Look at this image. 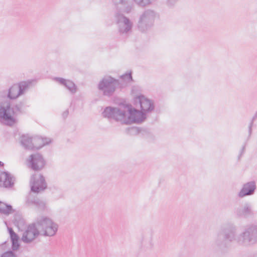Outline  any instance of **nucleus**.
<instances>
[{
	"instance_id": "obj_1",
	"label": "nucleus",
	"mask_w": 257,
	"mask_h": 257,
	"mask_svg": "<svg viewBox=\"0 0 257 257\" xmlns=\"http://www.w3.org/2000/svg\"><path fill=\"white\" fill-rule=\"evenodd\" d=\"M234 241L239 245L246 246L257 243V224L246 225L238 235H237V227L234 224L227 222L222 224L217 233L215 245L223 250Z\"/></svg>"
},
{
	"instance_id": "obj_2",
	"label": "nucleus",
	"mask_w": 257,
	"mask_h": 257,
	"mask_svg": "<svg viewBox=\"0 0 257 257\" xmlns=\"http://www.w3.org/2000/svg\"><path fill=\"white\" fill-rule=\"evenodd\" d=\"M104 118L114 120L121 124L140 123L146 118V114L133 108L131 104L120 103L117 107L107 106L102 112Z\"/></svg>"
},
{
	"instance_id": "obj_3",
	"label": "nucleus",
	"mask_w": 257,
	"mask_h": 257,
	"mask_svg": "<svg viewBox=\"0 0 257 257\" xmlns=\"http://www.w3.org/2000/svg\"><path fill=\"white\" fill-rule=\"evenodd\" d=\"M26 105L24 101H21L11 107L10 101L0 103V119L7 125L12 126L16 122L14 116L23 114L25 111Z\"/></svg>"
},
{
	"instance_id": "obj_4",
	"label": "nucleus",
	"mask_w": 257,
	"mask_h": 257,
	"mask_svg": "<svg viewBox=\"0 0 257 257\" xmlns=\"http://www.w3.org/2000/svg\"><path fill=\"white\" fill-rule=\"evenodd\" d=\"M120 81L111 76L107 75L103 77L98 82L97 87L102 94L111 97L114 94L116 88L121 87Z\"/></svg>"
},
{
	"instance_id": "obj_5",
	"label": "nucleus",
	"mask_w": 257,
	"mask_h": 257,
	"mask_svg": "<svg viewBox=\"0 0 257 257\" xmlns=\"http://www.w3.org/2000/svg\"><path fill=\"white\" fill-rule=\"evenodd\" d=\"M114 20L117 26L118 33L122 38H127L133 32V23L123 14L116 13Z\"/></svg>"
},
{
	"instance_id": "obj_6",
	"label": "nucleus",
	"mask_w": 257,
	"mask_h": 257,
	"mask_svg": "<svg viewBox=\"0 0 257 257\" xmlns=\"http://www.w3.org/2000/svg\"><path fill=\"white\" fill-rule=\"evenodd\" d=\"M159 17V14L154 10L147 9L139 17L137 22V28L141 32H145L151 29L155 20Z\"/></svg>"
},
{
	"instance_id": "obj_7",
	"label": "nucleus",
	"mask_w": 257,
	"mask_h": 257,
	"mask_svg": "<svg viewBox=\"0 0 257 257\" xmlns=\"http://www.w3.org/2000/svg\"><path fill=\"white\" fill-rule=\"evenodd\" d=\"M38 224L40 228L41 232H42L44 236H52L56 234L58 230V225L46 217H38Z\"/></svg>"
},
{
	"instance_id": "obj_8",
	"label": "nucleus",
	"mask_w": 257,
	"mask_h": 257,
	"mask_svg": "<svg viewBox=\"0 0 257 257\" xmlns=\"http://www.w3.org/2000/svg\"><path fill=\"white\" fill-rule=\"evenodd\" d=\"M41 233L40 228L38 226V219L36 222L29 224L24 232L22 240L26 243H31Z\"/></svg>"
},
{
	"instance_id": "obj_9",
	"label": "nucleus",
	"mask_w": 257,
	"mask_h": 257,
	"mask_svg": "<svg viewBox=\"0 0 257 257\" xmlns=\"http://www.w3.org/2000/svg\"><path fill=\"white\" fill-rule=\"evenodd\" d=\"M31 191L38 193L47 188V185L44 177L41 174L35 175L31 178Z\"/></svg>"
},
{
	"instance_id": "obj_10",
	"label": "nucleus",
	"mask_w": 257,
	"mask_h": 257,
	"mask_svg": "<svg viewBox=\"0 0 257 257\" xmlns=\"http://www.w3.org/2000/svg\"><path fill=\"white\" fill-rule=\"evenodd\" d=\"M28 163L29 167L34 171L41 170L46 164L43 156L39 153L30 155Z\"/></svg>"
},
{
	"instance_id": "obj_11",
	"label": "nucleus",
	"mask_w": 257,
	"mask_h": 257,
	"mask_svg": "<svg viewBox=\"0 0 257 257\" xmlns=\"http://www.w3.org/2000/svg\"><path fill=\"white\" fill-rule=\"evenodd\" d=\"M134 102L136 105L139 104L140 106L141 111L146 114L151 112L155 108L153 101L142 95L135 97Z\"/></svg>"
},
{
	"instance_id": "obj_12",
	"label": "nucleus",
	"mask_w": 257,
	"mask_h": 257,
	"mask_svg": "<svg viewBox=\"0 0 257 257\" xmlns=\"http://www.w3.org/2000/svg\"><path fill=\"white\" fill-rule=\"evenodd\" d=\"M234 213L238 217L245 218L252 217L254 215L251 205L248 203L245 204L243 207L236 208Z\"/></svg>"
},
{
	"instance_id": "obj_13",
	"label": "nucleus",
	"mask_w": 257,
	"mask_h": 257,
	"mask_svg": "<svg viewBox=\"0 0 257 257\" xmlns=\"http://www.w3.org/2000/svg\"><path fill=\"white\" fill-rule=\"evenodd\" d=\"M256 189V185L254 181H250L244 184L238 194L240 198H242L246 196L252 195Z\"/></svg>"
},
{
	"instance_id": "obj_14",
	"label": "nucleus",
	"mask_w": 257,
	"mask_h": 257,
	"mask_svg": "<svg viewBox=\"0 0 257 257\" xmlns=\"http://www.w3.org/2000/svg\"><path fill=\"white\" fill-rule=\"evenodd\" d=\"M50 142L51 140L49 139L43 138L39 136L33 137V150H39Z\"/></svg>"
},
{
	"instance_id": "obj_15",
	"label": "nucleus",
	"mask_w": 257,
	"mask_h": 257,
	"mask_svg": "<svg viewBox=\"0 0 257 257\" xmlns=\"http://www.w3.org/2000/svg\"><path fill=\"white\" fill-rule=\"evenodd\" d=\"M18 89L17 84H14L7 91H4L3 93L9 99L15 100L20 96V95H18Z\"/></svg>"
},
{
	"instance_id": "obj_16",
	"label": "nucleus",
	"mask_w": 257,
	"mask_h": 257,
	"mask_svg": "<svg viewBox=\"0 0 257 257\" xmlns=\"http://www.w3.org/2000/svg\"><path fill=\"white\" fill-rule=\"evenodd\" d=\"M115 7L124 12L129 13L132 9V7L128 5V0H112Z\"/></svg>"
},
{
	"instance_id": "obj_17",
	"label": "nucleus",
	"mask_w": 257,
	"mask_h": 257,
	"mask_svg": "<svg viewBox=\"0 0 257 257\" xmlns=\"http://www.w3.org/2000/svg\"><path fill=\"white\" fill-rule=\"evenodd\" d=\"M15 178L8 172H4L0 176V181L4 182V186L11 187L14 183Z\"/></svg>"
},
{
	"instance_id": "obj_18",
	"label": "nucleus",
	"mask_w": 257,
	"mask_h": 257,
	"mask_svg": "<svg viewBox=\"0 0 257 257\" xmlns=\"http://www.w3.org/2000/svg\"><path fill=\"white\" fill-rule=\"evenodd\" d=\"M8 231L12 241V248L13 250H17L20 247V244L19 243V236L12 227H8Z\"/></svg>"
},
{
	"instance_id": "obj_19",
	"label": "nucleus",
	"mask_w": 257,
	"mask_h": 257,
	"mask_svg": "<svg viewBox=\"0 0 257 257\" xmlns=\"http://www.w3.org/2000/svg\"><path fill=\"white\" fill-rule=\"evenodd\" d=\"M26 203L29 205H35L37 208L41 210L44 209L46 207L45 202L38 198H33L31 195L28 196Z\"/></svg>"
},
{
	"instance_id": "obj_20",
	"label": "nucleus",
	"mask_w": 257,
	"mask_h": 257,
	"mask_svg": "<svg viewBox=\"0 0 257 257\" xmlns=\"http://www.w3.org/2000/svg\"><path fill=\"white\" fill-rule=\"evenodd\" d=\"M33 137L27 135H23L21 137L20 143L21 145L26 150H33Z\"/></svg>"
},
{
	"instance_id": "obj_21",
	"label": "nucleus",
	"mask_w": 257,
	"mask_h": 257,
	"mask_svg": "<svg viewBox=\"0 0 257 257\" xmlns=\"http://www.w3.org/2000/svg\"><path fill=\"white\" fill-rule=\"evenodd\" d=\"M32 83V81L31 80H28L27 81H21L17 84L19 88L18 95L20 96L23 95L26 91L28 89Z\"/></svg>"
},
{
	"instance_id": "obj_22",
	"label": "nucleus",
	"mask_w": 257,
	"mask_h": 257,
	"mask_svg": "<svg viewBox=\"0 0 257 257\" xmlns=\"http://www.w3.org/2000/svg\"><path fill=\"white\" fill-rule=\"evenodd\" d=\"M14 212L12 205L0 201V213L5 215H9Z\"/></svg>"
},
{
	"instance_id": "obj_23",
	"label": "nucleus",
	"mask_w": 257,
	"mask_h": 257,
	"mask_svg": "<svg viewBox=\"0 0 257 257\" xmlns=\"http://www.w3.org/2000/svg\"><path fill=\"white\" fill-rule=\"evenodd\" d=\"M13 223L17 227L20 228L25 225V221L21 214L16 213L14 215Z\"/></svg>"
},
{
	"instance_id": "obj_24",
	"label": "nucleus",
	"mask_w": 257,
	"mask_h": 257,
	"mask_svg": "<svg viewBox=\"0 0 257 257\" xmlns=\"http://www.w3.org/2000/svg\"><path fill=\"white\" fill-rule=\"evenodd\" d=\"M119 78L123 81L124 83L127 84L132 82H134L132 76V72L130 71L126 72L124 74L120 75Z\"/></svg>"
},
{
	"instance_id": "obj_25",
	"label": "nucleus",
	"mask_w": 257,
	"mask_h": 257,
	"mask_svg": "<svg viewBox=\"0 0 257 257\" xmlns=\"http://www.w3.org/2000/svg\"><path fill=\"white\" fill-rule=\"evenodd\" d=\"M64 86L69 91V92L72 94H75L77 91V86L75 83L69 80H68L64 85Z\"/></svg>"
},
{
	"instance_id": "obj_26",
	"label": "nucleus",
	"mask_w": 257,
	"mask_h": 257,
	"mask_svg": "<svg viewBox=\"0 0 257 257\" xmlns=\"http://www.w3.org/2000/svg\"><path fill=\"white\" fill-rule=\"evenodd\" d=\"M155 0H134V1L137 4L138 6L142 7H146L150 4H151Z\"/></svg>"
},
{
	"instance_id": "obj_27",
	"label": "nucleus",
	"mask_w": 257,
	"mask_h": 257,
	"mask_svg": "<svg viewBox=\"0 0 257 257\" xmlns=\"http://www.w3.org/2000/svg\"><path fill=\"white\" fill-rule=\"evenodd\" d=\"M257 118V111L255 112L254 116L252 117L250 123L248 126V138L250 137L252 133V127L253 125V121Z\"/></svg>"
},
{
	"instance_id": "obj_28",
	"label": "nucleus",
	"mask_w": 257,
	"mask_h": 257,
	"mask_svg": "<svg viewBox=\"0 0 257 257\" xmlns=\"http://www.w3.org/2000/svg\"><path fill=\"white\" fill-rule=\"evenodd\" d=\"M1 257H17V256L13 251L9 250L3 253Z\"/></svg>"
},
{
	"instance_id": "obj_29",
	"label": "nucleus",
	"mask_w": 257,
	"mask_h": 257,
	"mask_svg": "<svg viewBox=\"0 0 257 257\" xmlns=\"http://www.w3.org/2000/svg\"><path fill=\"white\" fill-rule=\"evenodd\" d=\"M55 198L57 199L61 198L63 196V193L61 190L58 189L56 190L55 192H53Z\"/></svg>"
},
{
	"instance_id": "obj_30",
	"label": "nucleus",
	"mask_w": 257,
	"mask_h": 257,
	"mask_svg": "<svg viewBox=\"0 0 257 257\" xmlns=\"http://www.w3.org/2000/svg\"><path fill=\"white\" fill-rule=\"evenodd\" d=\"M54 80L63 86H64L65 84L68 80H66L64 78H61V77H55L54 78Z\"/></svg>"
},
{
	"instance_id": "obj_31",
	"label": "nucleus",
	"mask_w": 257,
	"mask_h": 257,
	"mask_svg": "<svg viewBox=\"0 0 257 257\" xmlns=\"http://www.w3.org/2000/svg\"><path fill=\"white\" fill-rule=\"evenodd\" d=\"M142 245L144 246H146L147 247H151V244L150 242V240L149 239H143L142 241Z\"/></svg>"
},
{
	"instance_id": "obj_32",
	"label": "nucleus",
	"mask_w": 257,
	"mask_h": 257,
	"mask_svg": "<svg viewBox=\"0 0 257 257\" xmlns=\"http://www.w3.org/2000/svg\"><path fill=\"white\" fill-rule=\"evenodd\" d=\"M178 1V0H167L166 4L168 7L172 8L175 6Z\"/></svg>"
},
{
	"instance_id": "obj_33",
	"label": "nucleus",
	"mask_w": 257,
	"mask_h": 257,
	"mask_svg": "<svg viewBox=\"0 0 257 257\" xmlns=\"http://www.w3.org/2000/svg\"><path fill=\"white\" fill-rule=\"evenodd\" d=\"M130 130L132 133H134L135 134H137L139 133V128H135V127H132L130 128Z\"/></svg>"
},
{
	"instance_id": "obj_34",
	"label": "nucleus",
	"mask_w": 257,
	"mask_h": 257,
	"mask_svg": "<svg viewBox=\"0 0 257 257\" xmlns=\"http://www.w3.org/2000/svg\"><path fill=\"white\" fill-rule=\"evenodd\" d=\"M68 114H69V110L68 109H67L65 111H64L62 115V117L64 118H66L68 115Z\"/></svg>"
},
{
	"instance_id": "obj_35",
	"label": "nucleus",
	"mask_w": 257,
	"mask_h": 257,
	"mask_svg": "<svg viewBox=\"0 0 257 257\" xmlns=\"http://www.w3.org/2000/svg\"><path fill=\"white\" fill-rule=\"evenodd\" d=\"M245 145H244L242 148V149L240 151V156L244 153V150H245Z\"/></svg>"
},
{
	"instance_id": "obj_36",
	"label": "nucleus",
	"mask_w": 257,
	"mask_h": 257,
	"mask_svg": "<svg viewBox=\"0 0 257 257\" xmlns=\"http://www.w3.org/2000/svg\"><path fill=\"white\" fill-rule=\"evenodd\" d=\"M248 257H257V252L256 253H253L252 255H250Z\"/></svg>"
},
{
	"instance_id": "obj_37",
	"label": "nucleus",
	"mask_w": 257,
	"mask_h": 257,
	"mask_svg": "<svg viewBox=\"0 0 257 257\" xmlns=\"http://www.w3.org/2000/svg\"><path fill=\"white\" fill-rule=\"evenodd\" d=\"M4 165V164L2 162L0 161V166H3Z\"/></svg>"
}]
</instances>
